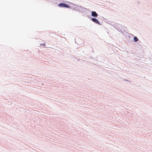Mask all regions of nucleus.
I'll return each mask as SVG.
<instances>
[{"mask_svg": "<svg viewBox=\"0 0 152 152\" xmlns=\"http://www.w3.org/2000/svg\"><path fill=\"white\" fill-rule=\"evenodd\" d=\"M60 7H64L66 8H69V5L65 4L60 3L58 5Z\"/></svg>", "mask_w": 152, "mask_h": 152, "instance_id": "f257e3e1", "label": "nucleus"}, {"mask_svg": "<svg viewBox=\"0 0 152 152\" xmlns=\"http://www.w3.org/2000/svg\"><path fill=\"white\" fill-rule=\"evenodd\" d=\"M91 19L93 22L99 24H100L99 22L96 19L94 18H92Z\"/></svg>", "mask_w": 152, "mask_h": 152, "instance_id": "f03ea898", "label": "nucleus"}, {"mask_svg": "<svg viewBox=\"0 0 152 152\" xmlns=\"http://www.w3.org/2000/svg\"><path fill=\"white\" fill-rule=\"evenodd\" d=\"M91 15L92 16L96 18L98 16V15L95 11L91 12Z\"/></svg>", "mask_w": 152, "mask_h": 152, "instance_id": "7ed1b4c3", "label": "nucleus"}, {"mask_svg": "<svg viewBox=\"0 0 152 152\" xmlns=\"http://www.w3.org/2000/svg\"><path fill=\"white\" fill-rule=\"evenodd\" d=\"M138 39V38L136 37H134V42H137V41Z\"/></svg>", "mask_w": 152, "mask_h": 152, "instance_id": "20e7f679", "label": "nucleus"}]
</instances>
